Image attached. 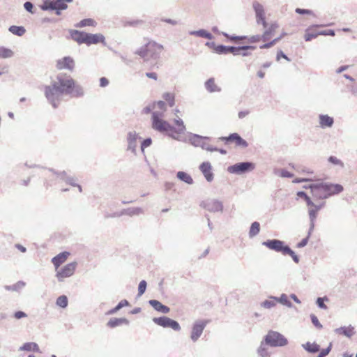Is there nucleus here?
Wrapping results in <instances>:
<instances>
[{
  "label": "nucleus",
  "mask_w": 357,
  "mask_h": 357,
  "mask_svg": "<svg viewBox=\"0 0 357 357\" xmlns=\"http://www.w3.org/2000/svg\"><path fill=\"white\" fill-rule=\"evenodd\" d=\"M63 95L81 97L84 95L83 88L77 84L72 77L66 73H59L52 81Z\"/></svg>",
  "instance_id": "obj_1"
},
{
  "label": "nucleus",
  "mask_w": 357,
  "mask_h": 357,
  "mask_svg": "<svg viewBox=\"0 0 357 357\" xmlns=\"http://www.w3.org/2000/svg\"><path fill=\"white\" fill-rule=\"evenodd\" d=\"M312 195L314 199H326L343 191L340 184L331 183H317L309 185Z\"/></svg>",
  "instance_id": "obj_2"
},
{
  "label": "nucleus",
  "mask_w": 357,
  "mask_h": 357,
  "mask_svg": "<svg viewBox=\"0 0 357 357\" xmlns=\"http://www.w3.org/2000/svg\"><path fill=\"white\" fill-rule=\"evenodd\" d=\"M162 116V113L161 112H152V128L159 132L167 135L174 139L178 140V136L173 133V130H176V128L170 125L168 121L163 120Z\"/></svg>",
  "instance_id": "obj_3"
},
{
  "label": "nucleus",
  "mask_w": 357,
  "mask_h": 357,
  "mask_svg": "<svg viewBox=\"0 0 357 357\" xmlns=\"http://www.w3.org/2000/svg\"><path fill=\"white\" fill-rule=\"evenodd\" d=\"M163 46L151 41L146 43L135 52V54L144 59V61H153L156 62L160 57Z\"/></svg>",
  "instance_id": "obj_4"
},
{
  "label": "nucleus",
  "mask_w": 357,
  "mask_h": 357,
  "mask_svg": "<svg viewBox=\"0 0 357 357\" xmlns=\"http://www.w3.org/2000/svg\"><path fill=\"white\" fill-rule=\"evenodd\" d=\"M262 245L266 246L269 250L275 251L277 252H281L283 255H289L293 261L298 264L300 259L295 252L291 249V248L285 244V243L279 239H268L261 243Z\"/></svg>",
  "instance_id": "obj_5"
},
{
  "label": "nucleus",
  "mask_w": 357,
  "mask_h": 357,
  "mask_svg": "<svg viewBox=\"0 0 357 357\" xmlns=\"http://www.w3.org/2000/svg\"><path fill=\"white\" fill-rule=\"evenodd\" d=\"M73 0H43L40 5V8L43 11H54L59 16L62 11L68 9V3H72Z\"/></svg>",
  "instance_id": "obj_6"
},
{
  "label": "nucleus",
  "mask_w": 357,
  "mask_h": 357,
  "mask_svg": "<svg viewBox=\"0 0 357 357\" xmlns=\"http://www.w3.org/2000/svg\"><path fill=\"white\" fill-rule=\"evenodd\" d=\"M45 96L48 102L51 104L54 108H57L63 95L52 81L50 85L45 86Z\"/></svg>",
  "instance_id": "obj_7"
},
{
  "label": "nucleus",
  "mask_w": 357,
  "mask_h": 357,
  "mask_svg": "<svg viewBox=\"0 0 357 357\" xmlns=\"http://www.w3.org/2000/svg\"><path fill=\"white\" fill-rule=\"evenodd\" d=\"M266 345L272 347H284L288 344L287 339L280 333L269 331L264 337Z\"/></svg>",
  "instance_id": "obj_8"
},
{
  "label": "nucleus",
  "mask_w": 357,
  "mask_h": 357,
  "mask_svg": "<svg viewBox=\"0 0 357 357\" xmlns=\"http://www.w3.org/2000/svg\"><path fill=\"white\" fill-rule=\"evenodd\" d=\"M255 168V163L249 161L237 162L227 167V172L230 174L241 175L252 171Z\"/></svg>",
  "instance_id": "obj_9"
},
{
  "label": "nucleus",
  "mask_w": 357,
  "mask_h": 357,
  "mask_svg": "<svg viewBox=\"0 0 357 357\" xmlns=\"http://www.w3.org/2000/svg\"><path fill=\"white\" fill-rule=\"evenodd\" d=\"M209 323L210 320L208 319H199L194 322L190 334V338L193 342L199 339L204 328Z\"/></svg>",
  "instance_id": "obj_10"
},
{
  "label": "nucleus",
  "mask_w": 357,
  "mask_h": 357,
  "mask_svg": "<svg viewBox=\"0 0 357 357\" xmlns=\"http://www.w3.org/2000/svg\"><path fill=\"white\" fill-rule=\"evenodd\" d=\"M153 321L163 328H170L174 331H180L181 328L179 323L168 317L162 316L160 317H154Z\"/></svg>",
  "instance_id": "obj_11"
},
{
  "label": "nucleus",
  "mask_w": 357,
  "mask_h": 357,
  "mask_svg": "<svg viewBox=\"0 0 357 357\" xmlns=\"http://www.w3.org/2000/svg\"><path fill=\"white\" fill-rule=\"evenodd\" d=\"M77 263L76 261L70 262L64 266H63L60 270H56V277L59 282H63L66 278H69L72 276L77 268Z\"/></svg>",
  "instance_id": "obj_12"
},
{
  "label": "nucleus",
  "mask_w": 357,
  "mask_h": 357,
  "mask_svg": "<svg viewBox=\"0 0 357 357\" xmlns=\"http://www.w3.org/2000/svg\"><path fill=\"white\" fill-rule=\"evenodd\" d=\"M200 206L212 213L222 212L223 211L222 202L215 199H209L202 201L200 204Z\"/></svg>",
  "instance_id": "obj_13"
},
{
  "label": "nucleus",
  "mask_w": 357,
  "mask_h": 357,
  "mask_svg": "<svg viewBox=\"0 0 357 357\" xmlns=\"http://www.w3.org/2000/svg\"><path fill=\"white\" fill-rule=\"evenodd\" d=\"M219 139L220 140L225 142L226 144L235 142L236 146L242 148H247L248 146V143L236 132L231 133L227 137H221Z\"/></svg>",
  "instance_id": "obj_14"
},
{
  "label": "nucleus",
  "mask_w": 357,
  "mask_h": 357,
  "mask_svg": "<svg viewBox=\"0 0 357 357\" xmlns=\"http://www.w3.org/2000/svg\"><path fill=\"white\" fill-rule=\"evenodd\" d=\"M253 9L256 15V21L258 24H261L264 28H267L268 23L265 19V12L264 6L258 1H254L252 3Z\"/></svg>",
  "instance_id": "obj_15"
},
{
  "label": "nucleus",
  "mask_w": 357,
  "mask_h": 357,
  "mask_svg": "<svg viewBox=\"0 0 357 357\" xmlns=\"http://www.w3.org/2000/svg\"><path fill=\"white\" fill-rule=\"evenodd\" d=\"M199 169L208 182L213 180L214 174L212 172V166L209 162H204L199 165Z\"/></svg>",
  "instance_id": "obj_16"
},
{
  "label": "nucleus",
  "mask_w": 357,
  "mask_h": 357,
  "mask_svg": "<svg viewBox=\"0 0 357 357\" xmlns=\"http://www.w3.org/2000/svg\"><path fill=\"white\" fill-rule=\"evenodd\" d=\"M74 66V60L70 56H64L63 59L58 60L56 63V68L59 70L68 69L72 71Z\"/></svg>",
  "instance_id": "obj_17"
},
{
  "label": "nucleus",
  "mask_w": 357,
  "mask_h": 357,
  "mask_svg": "<svg viewBox=\"0 0 357 357\" xmlns=\"http://www.w3.org/2000/svg\"><path fill=\"white\" fill-rule=\"evenodd\" d=\"M209 137L202 136L197 134L190 133L188 136L189 142L195 147H201L205 140H209Z\"/></svg>",
  "instance_id": "obj_18"
},
{
  "label": "nucleus",
  "mask_w": 357,
  "mask_h": 357,
  "mask_svg": "<svg viewBox=\"0 0 357 357\" xmlns=\"http://www.w3.org/2000/svg\"><path fill=\"white\" fill-rule=\"evenodd\" d=\"M105 42V36L101 33H86L85 38V44L91 45L92 44H98Z\"/></svg>",
  "instance_id": "obj_19"
},
{
  "label": "nucleus",
  "mask_w": 357,
  "mask_h": 357,
  "mask_svg": "<svg viewBox=\"0 0 357 357\" xmlns=\"http://www.w3.org/2000/svg\"><path fill=\"white\" fill-rule=\"evenodd\" d=\"M138 135L135 131H130L128 133V150L131 151L133 153H136L137 140Z\"/></svg>",
  "instance_id": "obj_20"
},
{
  "label": "nucleus",
  "mask_w": 357,
  "mask_h": 357,
  "mask_svg": "<svg viewBox=\"0 0 357 357\" xmlns=\"http://www.w3.org/2000/svg\"><path fill=\"white\" fill-rule=\"evenodd\" d=\"M149 303L154 308L155 310L162 314H167L170 311V308L168 306L163 305L161 302L158 301V300H149Z\"/></svg>",
  "instance_id": "obj_21"
},
{
  "label": "nucleus",
  "mask_w": 357,
  "mask_h": 357,
  "mask_svg": "<svg viewBox=\"0 0 357 357\" xmlns=\"http://www.w3.org/2000/svg\"><path fill=\"white\" fill-rule=\"evenodd\" d=\"M70 253L65 251L58 254L52 259V263L55 266L56 270L67 259Z\"/></svg>",
  "instance_id": "obj_22"
},
{
  "label": "nucleus",
  "mask_w": 357,
  "mask_h": 357,
  "mask_svg": "<svg viewBox=\"0 0 357 357\" xmlns=\"http://www.w3.org/2000/svg\"><path fill=\"white\" fill-rule=\"evenodd\" d=\"M319 120L321 128H331L334 123L333 118L328 114H319Z\"/></svg>",
  "instance_id": "obj_23"
},
{
  "label": "nucleus",
  "mask_w": 357,
  "mask_h": 357,
  "mask_svg": "<svg viewBox=\"0 0 357 357\" xmlns=\"http://www.w3.org/2000/svg\"><path fill=\"white\" fill-rule=\"evenodd\" d=\"M71 38L78 44L85 43L86 33L78 30H70Z\"/></svg>",
  "instance_id": "obj_24"
},
{
  "label": "nucleus",
  "mask_w": 357,
  "mask_h": 357,
  "mask_svg": "<svg viewBox=\"0 0 357 357\" xmlns=\"http://www.w3.org/2000/svg\"><path fill=\"white\" fill-rule=\"evenodd\" d=\"M334 332L336 334L342 335L349 338L355 334L354 327H353L351 325L335 328Z\"/></svg>",
  "instance_id": "obj_25"
},
{
  "label": "nucleus",
  "mask_w": 357,
  "mask_h": 357,
  "mask_svg": "<svg viewBox=\"0 0 357 357\" xmlns=\"http://www.w3.org/2000/svg\"><path fill=\"white\" fill-rule=\"evenodd\" d=\"M130 321L126 318H111L108 322L107 323V326L111 328H116L117 326H119L122 324L125 325H129Z\"/></svg>",
  "instance_id": "obj_26"
},
{
  "label": "nucleus",
  "mask_w": 357,
  "mask_h": 357,
  "mask_svg": "<svg viewBox=\"0 0 357 357\" xmlns=\"http://www.w3.org/2000/svg\"><path fill=\"white\" fill-rule=\"evenodd\" d=\"M278 28V24L275 22L272 23L268 27L265 28L266 30L261 35V40L265 42L268 41Z\"/></svg>",
  "instance_id": "obj_27"
},
{
  "label": "nucleus",
  "mask_w": 357,
  "mask_h": 357,
  "mask_svg": "<svg viewBox=\"0 0 357 357\" xmlns=\"http://www.w3.org/2000/svg\"><path fill=\"white\" fill-rule=\"evenodd\" d=\"M144 213V210L140 207H131L121 211L123 215H128L130 217L139 215Z\"/></svg>",
  "instance_id": "obj_28"
},
{
  "label": "nucleus",
  "mask_w": 357,
  "mask_h": 357,
  "mask_svg": "<svg viewBox=\"0 0 357 357\" xmlns=\"http://www.w3.org/2000/svg\"><path fill=\"white\" fill-rule=\"evenodd\" d=\"M204 86L206 89L210 93L221 91V88L215 84V79L213 77H211L207 79L205 82Z\"/></svg>",
  "instance_id": "obj_29"
},
{
  "label": "nucleus",
  "mask_w": 357,
  "mask_h": 357,
  "mask_svg": "<svg viewBox=\"0 0 357 357\" xmlns=\"http://www.w3.org/2000/svg\"><path fill=\"white\" fill-rule=\"evenodd\" d=\"M256 49V46L253 45H243L238 47L229 46V54L231 53L234 56L240 55L241 50H254Z\"/></svg>",
  "instance_id": "obj_30"
},
{
  "label": "nucleus",
  "mask_w": 357,
  "mask_h": 357,
  "mask_svg": "<svg viewBox=\"0 0 357 357\" xmlns=\"http://www.w3.org/2000/svg\"><path fill=\"white\" fill-rule=\"evenodd\" d=\"M25 286L26 282L20 280L12 285H5L3 287L6 291H11L20 293Z\"/></svg>",
  "instance_id": "obj_31"
},
{
  "label": "nucleus",
  "mask_w": 357,
  "mask_h": 357,
  "mask_svg": "<svg viewBox=\"0 0 357 357\" xmlns=\"http://www.w3.org/2000/svg\"><path fill=\"white\" fill-rule=\"evenodd\" d=\"M20 351H34L41 353L40 348L36 342H26L20 347Z\"/></svg>",
  "instance_id": "obj_32"
},
{
  "label": "nucleus",
  "mask_w": 357,
  "mask_h": 357,
  "mask_svg": "<svg viewBox=\"0 0 357 357\" xmlns=\"http://www.w3.org/2000/svg\"><path fill=\"white\" fill-rule=\"evenodd\" d=\"M302 347L310 354H315L320 350V346L316 342H307L302 344Z\"/></svg>",
  "instance_id": "obj_33"
},
{
  "label": "nucleus",
  "mask_w": 357,
  "mask_h": 357,
  "mask_svg": "<svg viewBox=\"0 0 357 357\" xmlns=\"http://www.w3.org/2000/svg\"><path fill=\"white\" fill-rule=\"evenodd\" d=\"M176 177L180 181H181L187 184H189V185H192L194 182L192 176L185 172H183V171L178 172L176 174Z\"/></svg>",
  "instance_id": "obj_34"
},
{
  "label": "nucleus",
  "mask_w": 357,
  "mask_h": 357,
  "mask_svg": "<svg viewBox=\"0 0 357 357\" xmlns=\"http://www.w3.org/2000/svg\"><path fill=\"white\" fill-rule=\"evenodd\" d=\"M191 36H196L202 38H204L208 40L213 38V36L205 29H199L197 31H191L189 32Z\"/></svg>",
  "instance_id": "obj_35"
},
{
  "label": "nucleus",
  "mask_w": 357,
  "mask_h": 357,
  "mask_svg": "<svg viewBox=\"0 0 357 357\" xmlns=\"http://www.w3.org/2000/svg\"><path fill=\"white\" fill-rule=\"evenodd\" d=\"M270 298L276 300L277 303H280L288 307H292V303L289 301L288 297L285 294H281V296L280 297L271 296Z\"/></svg>",
  "instance_id": "obj_36"
},
{
  "label": "nucleus",
  "mask_w": 357,
  "mask_h": 357,
  "mask_svg": "<svg viewBox=\"0 0 357 357\" xmlns=\"http://www.w3.org/2000/svg\"><path fill=\"white\" fill-rule=\"evenodd\" d=\"M8 31L13 34L17 36H22L25 32L26 29L23 26H16L12 25L8 28Z\"/></svg>",
  "instance_id": "obj_37"
},
{
  "label": "nucleus",
  "mask_w": 357,
  "mask_h": 357,
  "mask_svg": "<svg viewBox=\"0 0 357 357\" xmlns=\"http://www.w3.org/2000/svg\"><path fill=\"white\" fill-rule=\"evenodd\" d=\"M174 123L177 126V128H176V130H173V133L174 135L184 133L185 130V126L184 125L183 120L180 118H178L174 119Z\"/></svg>",
  "instance_id": "obj_38"
},
{
  "label": "nucleus",
  "mask_w": 357,
  "mask_h": 357,
  "mask_svg": "<svg viewBox=\"0 0 357 357\" xmlns=\"http://www.w3.org/2000/svg\"><path fill=\"white\" fill-rule=\"evenodd\" d=\"M130 305L129 302L126 299L121 300L114 308L109 310L107 314H116L119 310H120L122 307L128 306Z\"/></svg>",
  "instance_id": "obj_39"
},
{
  "label": "nucleus",
  "mask_w": 357,
  "mask_h": 357,
  "mask_svg": "<svg viewBox=\"0 0 357 357\" xmlns=\"http://www.w3.org/2000/svg\"><path fill=\"white\" fill-rule=\"evenodd\" d=\"M260 231V224L259 222L255 221L253 222L250 227L249 230V237L253 238L256 236Z\"/></svg>",
  "instance_id": "obj_40"
},
{
  "label": "nucleus",
  "mask_w": 357,
  "mask_h": 357,
  "mask_svg": "<svg viewBox=\"0 0 357 357\" xmlns=\"http://www.w3.org/2000/svg\"><path fill=\"white\" fill-rule=\"evenodd\" d=\"M266 344L264 342V340L261 341L259 347L257 349V354L261 357H269L270 353L268 352L267 348L266 347Z\"/></svg>",
  "instance_id": "obj_41"
},
{
  "label": "nucleus",
  "mask_w": 357,
  "mask_h": 357,
  "mask_svg": "<svg viewBox=\"0 0 357 357\" xmlns=\"http://www.w3.org/2000/svg\"><path fill=\"white\" fill-rule=\"evenodd\" d=\"M14 55L13 52L5 47H0V58L8 59Z\"/></svg>",
  "instance_id": "obj_42"
},
{
  "label": "nucleus",
  "mask_w": 357,
  "mask_h": 357,
  "mask_svg": "<svg viewBox=\"0 0 357 357\" xmlns=\"http://www.w3.org/2000/svg\"><path fill=\"white\" fill-rule=\"evenodd\" d=\"M56 304L62 308H66L68 304L67 296L65 295L59 296L56 299Z\"/></svg>",
  "instance_id": "obj_43"
},
{
  "label": "nucleus",
  "mask_w": 357,
  "mask_h": 357,
  "mask_svg": "<svg viewBox=\"0 0 357 357\" xmlns=\"http://www.w3.org/2000/svg\"><path fill=\"white\" fill-rule=\"evenodd\" d=\"M276 303V300L271 299L269 297L268 300H265L261 303V307L266 309H271L275 306Z\"/></svg>",
  "instance_id": "obj_44"
},
{
  "label": "nucleus",
  "mask_w": 357,
  "mask_h": 357,
  "mask_svg": "<svg viewBox=\"0 0 357 357\" xmlns=\"http://www.w3.org/2000/svg\"><path fill=\"white\" fill-rule=\"evenodd\" d=\"M49 171L52 172L56 176V177L63 181H66L67 178L69 176H68L66 172L62 171V172H57L54 170V169H49Z\"/></svg>",
  "instance_id": "obj_45"
},
{
  "label": "nucleus",
  "mask_w": 357,
  "mask_h": 357,
  "mask_svg": "<svg viewBox=\"0 0 357 357\" xmlns=\"http://www.w3.org/2000/svg\"><path fill=\"white\" fill-rule=\"evenodd\" d=\"M162 98L168 102L170 107H173L175 103L174 95L171 93H165Z\"/></svg>",
  "instance_id": "obj_46"
},
{
  "label": "nucleus",
  "mask_w": 357,
  "mask_h": 357,
  "mask_svg": "<svg viewBox=\"0 0 357 357\" xmlns=\"http://www.w3.org/2000/svg\"><path fill=\"white\" fill-rule=\"evenodd\" d=\"M95 21L91 18H86L81 20L77 25V27H84L86 26H94Z\"/></svg>",
  "instance_id": "obj_47"
},
{
  "label": "nucleus",
  "mask_w": 357,
  "mask_h": 357,
  "mask_svg": "<svg viewBox=\"0 0 357 357\" xmlns=\"http://www.w3.org/2000/svg\"><path fill=\"white\" fill-rule=\"evenodd\" d=\"M328 298L326 296L324 297H318L316 301V304L317 306L323 310L327 309V305L324 303V301H328Z\"/></svg>",
  "instance_id": "obj_48"
},
{
  "label": "nucleus",
  "mask_w": 357,
  "mask_h": 357,
  "mask_svg": "<svg viewBox=\"0 0 357 357\" xmlns=\"http://www.w3.org/2000/svg\"><path fill=\"white\" fill-rule=\"evenodd\" d=\"M229 46L218 45L215 53L218 54H229Z\"/></svg>",
  "instance_id": "obj_49"
},
{
  "label": "nucleus",
  "mask_w": 357,
  "mask_h": 357,
  "mask_svg": "<svg viewBox=\"0 0 357 357\" xmlns=\"http://www.w3.org/2000/svg\"><path fill=\"white\" fill-rule=\"evenodd\" d=\"M147 283L145 280L140 281L139 286H138V296H142L146 289Z\"/></svg>",
  "instance_id": "obj_50"
},
{
  "label": "nucleus",
  "mask_w": 357,
  "mask_h": 357,
  "mask_svg": "<svg viewBox=\"0 0 357 357\" xmlns=\"http://www.w3.org/2000/svg\"><path fill=\"white\" fill-rule=\"evenodd\" d=\"M310 319H311V321H312V324L318 329H321L323 328V326L322 324L319 322L317 317L314 314H310Z\"/></svg>",
  "instance_id": "obj_51"
},
{
  "label": "nucleus",
  "mask_w": 357,
  "mask_h": 357,
  "mask_svg": "<svg viewBox=\"0 0 357 357\" xmlns=\"http://www.w3.org/2000/svg\"><path fill=\"white\" fill-rule=\"evenodd\" d=\"M310 28H308L305 34V41H311L312 39L317 38L319 34V33H310L309 32Z\"/></svg>",
  "instance_id": "obj_52"
},
{
  "label": "nucleus",
  "mask_w": 357,
  "mask_h": 357,
  "mask_svg": "<svg viewBox=\"0 0 357 357\" xmlns=\"http://www.w3.org/2000/svg\"><path fill=\"white\" fill-rule=\"evenodd\" d=\"M332 346L333 344L331 342L329 345L326 349H323L316 357H326L331 352Z\"/></svg>",
  "instance_id": "obj_53"
},
{
  "label": "nucleus",
  "mask_w": 357,
  "mask_h": 357,
  "mask_svg": "<svg viewBox=\"0 0 357 357\" xmlns=\"http://www.w3.org/2000/svg\"><path fill=\"white\" fill-rule=\"evenodd\" d=\"M318 211H319L317 208H314V207H312L310 209H309L308 213L310 222L315 221Z\"/></svg>",
  "instance_id": "obj_54"
},
{
  "label": "nucleus",
  "mask_w": 357,
  "mask_h": 357,
  "mask_svg": "<svg viewBox=\"0 0 357 357\" xmlns=\"http://www.w3.org/2000/svg\"><path fill=\"white\" fill-rule=\"evenodd\" d=\"M152 139L150 137L146 138L141 143V150L142 152L144 151V149L151 145Z\"/></svg>",
  "instance_id": "obj_55"
},
{
  "label": "nucleus",
  "mask_w": 357,
  "mask_h": 357,
  "mask_svg": "<svg viewBox=\"0 0 357 357\" xmlns=\"http://www.w3.org/2000/svg\"><path fill=\"white\" fill-rule=\"evenodd\" d=\"M221 34L222 36H224L225 37L227 38L228 39H229L230 40H237V39H240V40L247 39V36H231V35H229L226 32H222Z\"/></svg>",
  "instance_id": "obj_56"
},
{
  "label": "nucleus",
  "mask_w": 357,
  "mask_h": 357,
  "mask_svg": "<svg viewBox=\"0 0 357 357\" xmlns=\"http://www.w3.org/2000/svg\"><path fill=\"white\" fill-rule=\"evenodd\" d=\"M295 12L299 15H314L312 10L300 8H296Z\"/></svg>",
  "instance_id": "obj_57"
},
{
  "label": "nucleus",
  "mask_w": 357,
  "mask_h": 357,
  "mask_svg": "<svg viewBox=\"0 0 357 357\" xmlns=\"http://www.w3.org/2000/svg\"><path fill=\"white\" fill-rule=\"evenodd\" d=\"M33 7H34V6H33V4L31 2H30V1H26V2L24 3V9H25L27 12H29V13H32V14L35 13V12H34V10H33Z\"/></svg>",
  "instance_id": "obj_58"
},
{
  "label": "nucleus",
  "mask_w": 357,
  "mask_h": 357,
  "mask_svg": "<svg viewBox=\"0 0 357 357\" xmlns=\"http://www.w3.org/2000/svg\"><path fill=\"white\" fill-rule=\"evenodd\" d=\"M201 148L202 149H205L208 151H210V152H213L214 151H217L218 150V148L215 147V146H213L207 143H206L205 142L203 143V144L202 145Z\"/></svg>",
  "instance_id": "obj_59"
},
{
  "label": "nucleus",
  "mask_w": 357,
  "mask_h": 357,
  "mask_svg": "<svg viewBox=\"0 0 357 357\" xmlns=\"http://www.w3.org/2000/svg\"><path fill=\"white\" fill-rule=\"evenodd\" d=\"M328 162H330L331 163L333 164V165H343V163L342 162L339 160L338 158H337L335 156H330L328 158Z\"/></svg>",
  "instance_id": "obj_60"
},
{
  "label": "nucleus",
  "mask_w": 357,
  "mask_h": 357,
  "mask_svg": "<svg viewBox=\"0 0 357 357\" xmlns=\"http://www.w3.org/2000/svg\"><path fill=\"white\" fill-rule=\"evenodd\" d=\"M281 58H283L288 61H291V59L282 50H280L277 53L276 59L277 61H279Z\"/></svg>",
  "instance_id": "obj_61"
},
{
  "label": "nucleus",
  "mask_w": 357,
  "mask_h": 357,
  "mask_svg": "<svg viewBox=\"0 0 357 357\" xmlns=\"http://www.w3.org/2000/svg\"><path fill=\"white\" fill-rule=\"evenodd\" d=\"M280 176L283 178H292L294 174L288 172L287 169H282L280 172Z\"/></svg>",
  "instance_id": "obj_62"
},
{
  "label": "nucleus",
  "mask_w": 357,
  "mask_h": 357,
  "mask_svg": "<svg viewBox=\"0 0 357 357\" xmlns=\"http://www.w3.org/2000/svg\"><path fill=\"white\" fill-rule=\"evenodd\" d=\"M309 238L308 237H305L304 238H303L299 243H297L296 245V247L298 248H304L308 243L309 241Z\"/></svg>",
  "instance_id": "obj_63"
},
{
  "label": "nucleus",
  "mask_w": 357,
  "mask_h": 357,
  "mask_svg": "<svg viewBox=\"0 0 357 357\" xmlns=\"http://www.w3.org/2000/svg\"><path fill=\"white\" fill-rule=\"evenodd\" d=\"M247 38L250 43H253L259 42L260 40H261V36L255 35V36H252L250 38L247 37Z\"/></svg>",
  "instance_id": "obj_64"
}]
</instances>
